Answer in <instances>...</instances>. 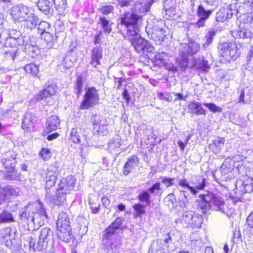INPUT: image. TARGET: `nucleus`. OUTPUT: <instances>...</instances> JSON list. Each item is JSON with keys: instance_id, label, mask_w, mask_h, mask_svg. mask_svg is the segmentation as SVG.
Returning <instances> with one entry per match:
<instances>
[{"instance_id": "obj_1", "label": "nucleus", "mask_w": 253, "mask_h": 253, "mask_svg": "<svg viewBox=\"0 0 253 253\" xmlns=\"http://www.w3.org/2000/svg\"><path fill=\"white\" fill-rule=\"evenodd\" d=\"M198 208L203 213L209 210L220 211L227 216H230L233 211L225 204L224 199L220 196L212 192L206 191L199 196Z\"/></svg>"}, {"instance_id": "obj_2", "label": "nucleus", "mask_w": 253, "mask_h": 253, "mask_svg": "<svg viewBox=\"0 0 253 253\" xmlns=\"http://www.w3.org/2000/svg\"><path fill=\"white\" fill-rule=\"evenodd\" d=\"M123 219L118 217L106 229L102 239V244L108 253H117L121 244V237L117 232L123 222Z\"/></svg>"}, {"instance_id": "obj_3", "label": "nucleus", "mask_w": 253, "mask_h": 253, "mask_svg": "<svg viewBox=\"0 0 253 253\" xmlns=\"http://www.w3.org/2000/svg\"><path fill=\"white\" fill-rule=\"evenodd\" d=\"M119 27L126 32V36L134 35L139 31L138 24L141 21V16L133 12H125L119 19Z\"/></svg>"}, {"instance_id": "obj_4", "label": "nucleus", "mask_w": 253, "mask_h": 253, "mask_svg": "<svg viewBox=\"0 0 253 253\" xmlns=\"http://www.w3.org/2000/svg\"><path fill=\"white\" fill-rule=\"evenodd\" d=\"M167 29L162 20H149L145 28L148 37L155 42L156 44H161L167 36Z\"/></svg>"}, {"instance_id": "obj_5", "label": "nucleus", "mask_w": 253, "mask_h": 253, "mask_svg": "<svg viewBox=\"0 0 253 253\" xmlns=\"http://www.w3.org/2000/svg\"><path fill=\"white\" fill-rule=\"evenodd\" d=\"M76 181V179L72 175L60 180L57 185L56 198L53 199L56 205H59L63 204L66 199V195L73 190Z\"/></svg>"}, {"instance_id": "obj_6", "label": "nucleus", "mask_w": 253, "mask_h": 253, "mask_svg": "<svg viewBox=\"0 0 253 253\" xmlns=\"http://www.w3.org/2000/svg\"><path fill=\"white\" fill-rule=\"evenodd\" d=\"M200 44L194 41L188 43H181L179 47V64L183 70H185L189 65L188 56H194L200 51Z\"/></svg>"}, {"instance_id": "obj_7", "label": "nucleus", "mask_w": 253, "mask_h": 253, "mask_svg": "<svg viewBox=\"0 0 253 253\" xmlns=\"http://www.w3.org/2000/svg\"><path fill=\"white\" fill-rule=\"evenodd\" d=\"M56 225L57 234L59 238L63 241L68 242L71 238L72 229L70 219L66 213L62 212L59 214Z\"/></svg>"}, {"instance_id": "obj_8", "label": "nucleus", "mask_w": 253, "mask_h": 253, "mask_svg": "<svg viewBox=\"0 0 253 253\" xmlns=\"http://www.w3.org/2000/svg\"><path fill=\"white\" fill-rule=\"evenodd\" d=\"M2 166L4 169L5 178L8 180H18L20 178V174L16 169L17 161L15 156L5 155L1 159Z\"/></svg>"}, {"instance_id": "obj_9", "label": "nucleus", "mask_w": 253, "mask_h": 253, "mask_svg": "<svg viewBox=\"0 0 253 253\" xmlns=\"http://www.w3.org/2000/svg\"><path fill=\"white\" fill-rule=\"evenodd\" d=\"M53 232L49 228H43L40 231L39 240L36 244L30 242V247L32 246L35 250L42 251L47 249L48 245H52L53 242Z\"/></svg>"}, {"instance_id": "obj_10", "label": "nucleus", "mask_w": 253, "mask_h": 253, "mask_svg": "<svg viewBox=\"0 0 253 253\" xmlns=\"http://www.w3.org/2000/svg\"><path fill=\"white\" fill-rule=\"evenodd\" d=\"M126 37L137 53L145 54V53L153 52L154 49V47L147 41L141 38L138 32L134 35H127Z\"/></svg>"}, {"instance_id": "obj_11", "label": "nucleus", "mask_w": 253, "mask_h": 253, "mask_svg": "<svg viewBox=\"0 0 253 253\" xmlns=\"http://www.w3.org/2000/svg\"><path fill=\"white\" fill-rule=\"evenodd\" d=\"M99 95L98 91L94 87H89L85 89L83 99L80 108L82 110H86L99 103Z\"/></svg>"}, {"instance_id": "obj_12", "label": "nucleus", "mask_w": 253, "mask_h": 253, "mask_svg": "<svg viewBox=\"0 0 253 253\" xmlns=\"http://www.w3.org/2000/svg\"><path fill=\"white\" fill-rule=\"evenodd\" d=\"M220 55L226 61L235 60L239 56L237 45L234 42H224L218 45Z\"/></svg>"}, {"instance_id": "obj_13", "label": "nucleus", "mask_w": 253, "mask_h": 253, "mask_svg": "<svg viewBox=\"0 0 253 253\" xmlns=\"http://www.w3.org/2000/svg\"><path fill=\"white\" fill-rule=\"evenodd\" d=\"M32 12L31 9L24 5L13 6L11 9V15L14 21H24L26 18Z\"/></svg>"}, {"instance_id": "obj_14", "label": "nucleus", "mask_w": 253, "mask_h": 253, "mask_svg": "<svg viewBox=\"0 0 253 253\" xmlns=\"http://www.w3.org/2000/svg\"><path fill=\"white\" fill-rule=\"evenodd\" d=\"M35 206L36 211L33 215L31 225H37L38 227L44 224V220L47 216L41 202L36 203Z\"/></svg>"}, {"instance_id": "obj_15", "label": "nucleus", "mask_w": 253, "mask_h": 253, "mask_svg": "<svg viewBox=\"0 0 253 253\" xmlns=\"http://www.w3.org/2000/svg\"><path fill=\"white\" fill-rule=\"evenodd\" d=\"M36 203L29 204L27 206L22 208L19 213V218L22 222L31 226L33 215L36 211Z\"/></svg>"}, {"instance_id": "obj_16", "label": "nucleus", "mask_w": 253, "mask_h": 253, "mask_svg": "<svg viewBox=\"0 0 253 253\" xmlns=\"http://www.w3.org/2000/svg\"><path fill=\"white\" fill-rule=\"evenodd\" d=\"M91 120L94 128H97L99 132H102L103 135L108 133V123L105 118L100 115H95Z\"/></svg>"}, {"instance_id": "obj_17", "label": "nucleus", "mask_w": 253, "mask_h": 253, "mask_svg": "<svg viewBox=\"0 0 253 253\" xmlns=\"http://www.w3.org/2000/svg\"><path fill=\"white\" fill-rule=\"evenodd\" d=\"M236 193L242 195L253 190V179L248 177L244 181L238 180L236 183Z\"/></svg>"}, {"instance_id": "obj_18", "label": "nucleus", "mask_w": 253, "mask_h": 253, "mask_svg": "<svg viewBox=\"0 0 253 253\" xmlns=\"http://www.w3.org/2000/svg\"><path fill=\"white\" fill-rule=\"evenodd\" d=\"M213 11V10L206 9L202 5H199L196 12L199 19L195 24L196 27L200 28L204 26L206 21L209 18Z\"/></svg>"}, {"instance_id": "obj_19", "label": "nucleus", "mask_w": 253, "mask_h": 253, "mask_svg": "<svg viewBox=\"0 0 253 253\" xmlns=\"http://www.w3.org/2000/svg\"><path fill=\"white\" fill-rule=\"evenodd\" d=\"M190 67L203 72H207L210 69L208 61L205 60L203 56L193 57Z\"/></svg>"}, {"instance_id": "obj_20", "label": "nucleus", "mask_w": 253, "mask_h": 253, "mask_svg": "<svg viewBox=\"0 0 253 253\" xmlns=\"http://www.w3.org/2000/svg\"><path fill=\"white\" fill-rule=\"evenodd\" d=\"M139 159L135 155L131 156L125 163L123 169V173L126 176L131 173L138 166Z\"/></svg>"}, {"instance_id": "obj_21", "label": "nucleus", "mask_w": 253, "mask_h": 253, "mask_svg": "<svg viewBox=\"0 0 253 253\" xmlns=\"http://www.w3.org/2000/svg\"><path fill=\"white\" fill-rule=\"evenodd\" d=\"M103 49L100 46H96L91 50V61L90 64L96 68L100 64V59L102 58Z\"/></svg>"}, {"instance_id": "obj_22", "label": "nucleus", "mask_w": 253, "mask_h": 253, "mask_svg": "<svg viewBox=\"0 0 253 253\" xmlns=\"http://www.w3.org/2000/svg\"><path fill=\"white\" fill-rule=\"evenodd\" d=\"M37 121L35 115L30 112L25 113L23 119L22 127L27 132L31 131L34 128V124Z\"/></svg>"}, {"instance_id": "obj_23", "label": "nucleus", "mask_w": 253, "mask_h": 253, "mask_svg": "<svg viewBox=\"0 0 253 253\" xmlns=\"http://www.w3.org/2000/svg\"><path fill=\"white\" fill-rule=\"evenodd\" d=\"M239 158H240V156L237 155L234 157L232 159H225L220 168L221 173L224 174L228 173L234 169V167H238L239 165H236L235 161Z\"/></svg>"}, {"instance_id": "obj_24", "label": "nucleus", "mask_w": 253, "mask_h": 253, "mask_svg": "<svg viewBox=\"0 0 253 253\" xmlns=\"http://www.w3.org/2000/svg\"><path fill=\"white\" fill-rule=\"evenodd\" d=\"M188 107L191 113L197 116L206 114V110L202 107V104L199 102H190L188 105Z\"/></svg>"}, {"instance_id": "obj_25", "label": "nucleus", "mask_w": 253, "mask_h": 253, "mask_svg": "<svg viewBox=\"0 0 253 253\" xmlns=\"http://www.w3.org/2000/svg\"><path fill=\"white\" fill-rule=\"evenodd\" d=\"M37 3V1L35 2ZM39 9L45 15L52 14L53 8L48 0H39L37 3Z\"/></svg>"}, {"instance_id": "obj_26", "label": "nucleus", "mask_w": 253, "mask_h": 253, "mask_svg": "<svg viewBox=\"0 0 253 253\" xmlns=\"http://www.w3.org/2000/svg\"><path fill=\"white\" fill-rule=\"evenodd\" d=\"M60 125V120L56 116H52L49 117L46 121V126L45 131L49 133L53 130L57 129Z\"/></svg>"}, {"instance_id": "obj_27", "label": "nucleus", "mask_w": 253, "mask_h": 253, "mask_svg": "<svg viewBox=\"0 0 253 253\" xmlns=\"http://www.w3.org/2000/svg\"><path fill=\"white\" fill-rule=\"evenodd\" d=\"M16 40V45L24 46V49L25 52L34 51V46L31 44L29 37L23 36L21 35Z\"/></svg>"}, {"instance_id": "obj_28", "label": "nucleus", "mask_w": 253, "mask_h": 253, "mask_svg": "<svg viewBox=\"0 0 253 253\" xmlns=\"http://www.w3.org/2000/svg\"><path fill=\"white\" fill-rule=\"evenodd\" d=\"M206 180L204 178H202L201 183L198 186H196L194 188L193 187L189 186L187 180L186 179L180 180L179 181L178 184L180 186H183L184 188L188 189L191 193L194 195H196L197 193V191L196 189L201 190L203 189L206 185Z\"/></svg>"}, {"instance_id": "obj_29", "label": "nucleus", "mask_w": 253, "mask_h": 253, "mask_svg": "<svg viewBox=\"0 0 253 253\" xmlns=\"http://www.w3.org/2000/svg\"><path fill=\"white\" fill-rule=\"evenodd\" d=\"M140 128V132L141 135H143L147 138L148 140L153 138L156 139L157 135L154 133V130L153 127L145 125H142L138 128V129Z\"/></svg>"}, {"instance_id": "obj_30", "label": "nucleus", "mask_w": 253, "mask_h": 253, "mask_svg": "<svg viewBox=\"0 0 253 253\" xmlns=\"http://www.w3.org/2000/svg\"><path fill=\"white\" fill-rule=\"evenodd\" d=\"M24 21L26 22L25 26L30 30H32L37 27L39 23V19L36 15L31 12Z\"/></svg>"}, {"instance_id": "obj_31", "label": "nucleus", "mask_w": 253, "mask_h": 253, "mask_svg": "<svg viewBox=\"0 0 253 253\" xmlns=\"http://www.w3.org/2000/svg\"><path fill=\"white\" fill-rule=\"evenodd\" d=\"M0 41L5 47H15L17 46L16 39L8 37L7 33L0 34Z\"/></svg>"}, {"instance_id": "obj_32", "label": "nucleus", "mask_w": 253, "mask_h": 253, "mask_svg": "<svg viewBox=\"0 0 253 253\" xmlns=\"http://www.w3.org/2000/svg\"><path fill=\"white\" fill-rule=\"evenodd\" d=\"M81 129L80 128H72L70 132L69 139L74 143H81Z\"/></svg>"}, {"instance_id": "obj_33", "label": "nucleus", "mask_w": 253, "mask_h": 253, "mask_svg": "<svg viewBox=\"0 0 253 253\" xmlns=\"http://www.w3.org/2000/svg\"><path fill=\"white\" fill-rule=\"evenodd\" d=\"M99 21L98 23L101 24L103 30L102 32L105 34L109 35L112 31L111 24H110V21L103 16L99 17Z\"/></svg>"}, {"instance_id": "obj_34", "label": "nucleus", "mask_w": 253, "mask_h": 253, "mask_svg": "<svg viewBox=\"0 0 253 253\" xmlns=\"http://www.w3.org/2000/svg\"><path fill=\"white\" fill-rule=\"evenodd\" d=\"M14 221V219L10 212L3 210L0 212V224L7 223Z\"/></svg>"}, {"instance_id": "obj_35", "label": "nucleus", "mask_w": 253, "mask_h": 253, "mask_svg": "<svg viewBox=\"0 0 253 253\" xmlns=\"http://www.w3.org/2000/svg\"><path fill=\"white\" fill-rule=\"evenodd\" d=\"M83 78L82 76L79 75L77 77L75 82V85L74 87V92L77 95V98H78L81 94V91L83 87Z\"/></svg>"}, {"instance_id": "obj_36", "label": "nucleus", "mask_w": 253, "mask_h": 253, "mask_svg": "<svg viewBox=\"0 0 253 253\" xmlns=\"http://www.w3.org/2000/svg\"><path fill=\"white\" fill-rule=\"evenodd\" d=\"M56 179V176L52 172H47L46 173L45 176L46 189H49L53 186H54L55 184Z\"/></svg>"}, {"instance_id": "obj_37", "label": "nucleus", "mask_w": 253, "mask_h": 253, "mask_svg": "<svg viewBox=\"0 0 253 253\" xmlns=\"http://www.w3.org/2000/svg\"><path fill=\"white\" fill-rule=\"evenodd\" d=\"M215 30L214 29L210 28L208 32L205 36V41L203 44V47L204 48L206 49L212 43L213 37L215 36Z\"/></svg>"}, {"instance_id": "obj_38", "label": "nucleus", "mask_w": 253, "mask_h": 253, "mask_svg": "<svg viewBox=\"0 0 253 253\" xmlns=\"http://www.w3.org/2000/svg\"><path fill=\"white\" fill-rule=\"evenodd\" d=\"M192 223H190L189 226L200 228L203 223V218L202 215L194 213L192 218Z\"/></svg>"}, {"instance_id": "obj_39", "label": "nucleus", "mask_w": 253, "mask_h": 253, "mask_svg": "<svg viewBox=\"0 0 253 253\" xmlns=\"http://www.w3.org/2000/svg\"><path fill=\"white\" fill-rule=\"evenodd\" d=\"M55 5V8L59 14H61L64 12L67 7L66 0H53Z\"/></svg>"}, {"instance_id": "obj_40", "label": "nucleus", "mask_w": 253, "mask_h": 253, "mask_svg": "<svg viewBox=\"0 0 253 253\" xmlns=\"http://www.w3.org/2000/svg\"><path fill=\"white\" fill-rule=\"evenodd\" d=\"M137 198L140 202H145L147 206L150 205L151 203V195L148 190L142 191V192L139 194Z\"/></svg>"}, {"instance_id": "obj_41", "label": "nucleus", "mask_w": 253, "mask_h": 253, "mask_svg": "<svg viewBox=\"0 0 253 253\" xmlns=\"http://www.w3.org/2000/svg\"><path fill=\"white\" fill-rule=\"evenodd\" d=\"M24 69L27 73L31 74L33 76H37L39 74V67L34 64H28L25 66Z\"/></svg>"}, {"instance_id": "obj_42", "label": "nucleus", "mask_w": 253, "mask_h": 253, "mask_svg": "<svg viewBox=\"0 0 253 253\" xmlns=\"http://www.w3.org/2000/svg\"><path fill=\"white\" fill-rule=\"evenodd\" d=\"M132 208L135 212V216L136 217H141L145 213V206L140 203L134 204Z\"/></svg>"}, {"instance_id": "obj_43", "label": "nucleus", "mask_w": 253, "mask_h": 253, "mask_svg": "<svg viewBox=\"0 0 253 253\" xmlns=\"http://www.w3.org/2000/svg\"><path fill=\"white\" fill-rule=\"evenodd\" d=\"M195 212L192 211L184 212L182 216V221L184 222L187 226H189L190 223H192V218Z\"/></svg>"}, {"instance_id": "obj_44", "label": "nucleus", "mask_w": 253, "mask_h": 253, "mask_svg": "<svg viewBox=\"0 0 253 253\" xmlns=\"http://www.w3.org/2000/svg\"><path fill=\"white\" fill-rule=\"evenodd\" d=\"M237 36L241 39H251L253 34L249 29H241L237 31Z\"/></svg>"}, {"instance_id": "obj_45", "label": "nucleus", "mask_w": 253, "mask_h": 253, "mask_svg": "<svg viewBox=\"0 0 253 253\" xmlns=\"http://www.w3.org/2000/svg\"><path fill=\"white\" fill-rule=\"evenodd\" d=\"M3 189L6 197L17 196L19 193V190L18 188L14 187L11 186H8Z\"/></svg>"}, {"instance_id": "obj_46", "label": "nucleus", "mask_w": 253, "mask_h": 253, "mask_svg": "<svg viewBox=\"0 0 253 253\" xmlns=\"http://www.w3.org/2000/svg\"><path fill=\"white\" fill-rule=\"evenodd\" d=\"M41 36L47 42L49 46H52V42L56 40V38L54 37L49 32H44V33L41 34Z\"/></svg>"}, {"instance_id": "obj_47", "label": "nucleus", "mask_w": 253, "mask_h": 253, "mask_svg": "<svg viewBox=\"0 0 253 253\" xmlns=\"http://www.w3.org/2000/svg\"><path fill=\"white\" fill-rule=\"evenodd\" d=\"M38 25V33H40L41 35L44 33V32H48L47 30H48L50 27L49 23L45 21L39 22Z\"/></svg>"}, {"instance_id": "obj_48", "label": "nucleus", "mask_w": 253, "mask_h": 253, "mask_svg": "<svg viewBox=\"0 0 253 253\" xmlns=\"http://www.w3.org/2000/svg\"><path fill=\"white\" fill-rule=\"evenodd\" d=\"M226 11L225 8H221L218 12L216 13V20L218 22H224L227 20L226 17Z\"/></svg>"}, {"instance_id": "obj_49", "label": "nucleus", "mask_w": 253, "mask_h": 253, "mask_svg": "<svg viewBox=\"0 0 253 253\" xmlns=\"http://www.w3.org/2000/svg\"><path fill=\"white\" fill-rule=\"evenodd\" d=\"M121 141L119 138L113 139L108 143V147L110 150H114L121 146Z\"/></svg>"}, {"instance_id": "obj_50", "label": "nucleus", "mask_w": 253, "mask_h": 253, "mask_svg": "<svg viewBox=\"0 0 253 253\" xmlns=\"http://www.w3.org/2000/svg\"><path fill=\"white\" fill-rule=\"evenodd\" d=\"M203 105L213 113L220 112L222 111L221 108L212 103H203Z\"/></svg>"}, {"instance_id": "obj_51", "label": "nucleus", "mask_w": 253, "mask_h": 253, "mask_svg": "<svg viewBox=\"0 0 253 253\" xmlns=\"http://www.w3.org/2000/svg\"><path fill=\"white\" fill-rule=\"evenodd\" d=\"M44 89L46 90L47 94L49 96H52L56 92V86L54 84H45Z\"/></svg>"}, {"instance_id": "obj_52", "label": "nucleus", "mask_w": 253, "mask_h": 253, "mask_svg": "<svg viewBox=\"0 0 253 253\" xmlns=\"http://www.w3.org/2000/svg\"><path fill=\"white\" fill-rule=\"evenodd\" d=\"M167 56V54L165 52L159 53L155 55L156 62L157 64L161 65H164L165 64V58Z\"/></svg>"}, {"instance_id": "obj_53", "label": "nucleus", "mask_w": 253, "mask_h": 253, "mask_svg": "<svg viewBox=\"0 0 253 253\" xmlns=\"http://www.w3.org/2000/svg\"><path fill=\"white\" fill-rule=\"evenodd\" d=\"M175 177H162V183L164 184L166 187H169L174 185L173 181L176 179Z\"/></svg>"}, {"instance_id": "obj_54", "label": "nucleus", "mask_w": 253, "mask_h": 253, "mask_svg": "<svg viewBox=\"0 0 253 253\" xmlns=\"http://www.w3.org/2000/svg\"><path fill=\"white\" fill-rule=\"evenodd\" d=\"M50 151L47 148H42L39 153L40 156L44 161H48L50 158Z\"/></svg>"}, {"instance_id": "obj_55", "label": "nucleus", "mask_w": 253, "mask_h": 253, "mask_svg": "<svg viewBox=\"0 0 253 253\" xmlns=\"http://www.w3.org/2000/svg\"><path fill=\"white\" fill-rule=\"evenodd\" d=\"M160 186V183L157 182L154 184L150 188H148L147 190L150 193L156 195L158 194V191L161 189Z\"/></svg>"}, {"instance_id": "obj_56", "label": "nucleus", "mask_w": 253, "mask_h": 253, "mask_svg": "<svg viewBox=\"0 0 253 253\" xmlns=\"http://www.w3.org/2000/svg\"><path fill=\"white\" fill-rule=\"evenodd\" d=\"M114 7L111 5H105L100 8V11L104 15H108L113 10Z\"/></svg>"}, {"instance_id": "obj_57", "label": "nucleus", "mask_w": 253, "mask_h": 253, "mask_svg": "<svg viewBox=\"0 0 253 253\" xmlns=\"http://www.w3.org/2000/svg\"><path fill=\"white\" fill-rule=\"evenodd\" d=\"M92 199H91V197H90L88 199V203L89 204L90 206V208L92 211V212L93 213H97L100 210V206L98 205L97 206H94V203L92 201Z\"/></svg>"}, {"instance_id": "obj_58", "label": "nucleus", "mask_w": 253, "mask_h": 253, "mask_svg": "<svg viewBox=\"0 0 253 253\" xmlns=\"http://www.w3.org/2000/svg\"><path fill=\"white\" fill-rule=\"evenodd\" d=\"M225 138L223 137H217L213 140V144L217 147H220L224 144Z\"/></svg>"}, {"instance_id": "obj_59", "label": "nucleus", "mask_w": 253, "mask_h": 253, "mask_svg": "<svg viewBox=\"0 0 253 253\" xmlns=\"http://www.w3.org/2000/svg\"><path fill=\"white\" fill-rule=\"evenodd\" d=\"M21 36V33L14 29H11L9 31V33H7V36L15 39H17Z\"/></svg>"}, {"instance_id": "obj_60", "label": "nucleus", "mask_w": 253, "mask_h": 253, "mask_svg": "<svg viewBox=\"0 0 253 253\" xmlns=\"http://www.w3.org/2000/svg\"><path fill=\"white\" fill-rule=\"evenodd\" d=\"M48 96V94H47V92L46 90L43 89L42 91L40 92L38 94H37L35 97L37 100H41L42 99H44V98H47Z\"/></svg>"}, {"instance_id": "obj_61", "label": "nucleus", "mask_w": 253, "mask_h": 253, "mask_svg": "<svg viewBox=\"0 0 253 253\" xmlns=\"http://www.w3.org/2000/svg\"><path fill=\"white\" fill-rule=\"evenodd\" d=\"M226 11V16L227 20L231 18L233 15H236L238 13V11L236 9L232 10L231 8H225Z\"/></svg>"}, {"instance_id": "obj_62", "label": "nucleus", "mask_w": 253, "mask_h": 253, "mask_svg": "<svg viewBox=\"0 0 253 253\" xmlns=\"http://www.w3.org/2000/svg\"><path fill=\"white\" fill-rule=\"evenodd\" d=\"M164 241V242L166 244H169V243H171L172 242V238L170 235V233H169V234H167L166 236L165 237V239H159L157 240L158 243H162V242Z\"/></svg>"}, {"instance_id": "obj_63", "label": "nucleus", "mask_w": 253, "mask_h": 253, "mask_svg": "<svg viewBox=\"0 0 253 253\" xmlns=\"http://www.w3.org/2000/svg\"><path fill=\"white\" fill-rule=\"evenodd\" d=\"M247 223L248 226L253 229V211L252 212L247 218ZM253 234V232L252 233Z\"/></svg>"}, {"instance_id": "obj_64", "label": "nucleus", "mask_w": 253, "mask_h": 253, "mask_svg": "<svg viewBox=\"0 0 253 253\" xmlns=\"http://www.w3.org/2000/svg\"><path fill=\"white\" fill-rule=\"evenodd\" d=\"M159 98L162 100H169V97H170V94L169 93H162L160 92L159 94Z\"/></svg>"}]
</instances>
